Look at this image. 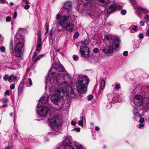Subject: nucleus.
<instances>
[{
    "label": "nucleus",
    "instance_id": "nucleus-1",
    "mask_svg": "<svg viewBox=\"0 0 149 149\" xmlns=\"http://www.w3.org/2000/svg\"><path fill=\"white\" fill-rule=\"evenodd\" d=\"M52 45L54 46V43ZM54 49L50 52L51 57V61L53 63L52 65L50 71V74H48L46 75L45 86L46 90L47 87L49 89V92L51 95H52L51 98L52 102L56 104V61L55 60L56 50L53 46Z\"/></svg>",
    "mask_w": 149,
    "mask_h": 149
},
{
    "label": "nucleus",
    "instance_id": "nucleus-2",
    "mask_svg": "<svg viewBox=\"0 0 149 149\" xmlns=\"http://www.w3.org/2000/svg\"><path fill=\"white\" fill-rule=\"evenodd\" d=\"M58 84L63 86L64 88H61L56 90V105L61 103V100L65 93H68L69 91L67 89L68 84L65 81L64 74L62 72L56 73V82Z\"/></svg>",
    "mask_w": 149,
    "mask_h": 149
},
{
    "label": "nucleus",
    "instance_id": "nucleus-3",
    "mask_svg": "<svg viewBox=\"0 0 149 149\" xmlns=\"http://www.w3.org/2000/svg\"><path fill=\"white\" fill-rule=\"evenodd\" d=\"M89 82L88 77L86 75H80L77 78L76 88L78 92L83 93L86 91Z\"/></svg>",
    "mask_w": 149,
    "mask_h": 149
},
{
    "label": "nucleus",
    "instance_id": "nucleus-4",
    "mask_svg": "<svg viewBox=\"0 0 149 149\" xmlns=\"http://www.w3.org/2000/svg\"><path fill=\"white\" fill-rule=\"evenodd\" d=\"M114 41L111 45L106 44L100 49V50L104 53L106 56H112L113 53V49L116 50L119 47V38H116L114 39Z\"/></svg>",
    "mask_w": 149,
    "mask_h": 149
},
{
    "label": "nucleus",
    "instance_id": "nucleus-5",
    "mask_svg": "<svg viewBox=\"0 0 149 149\" xmlns=\"http://www.w3.org/2000/svg\"><path fill=\"white\" fill-rule=\"evenodd\" d=\"M133 99L134 104L137 107H140L143 104V107L145 109H149V96L142 97L141 95L131 96Z\"/></svg>",
    "mask_w": 149,
    "mask_h": 149
},
{
    "label": "nucleus",
    "instance_id": "nucleus-6",
    "mask_svg": "<svg viewBox=\"0 0 149 149\" xmlns=\"http://www.w3.org/2000/svg\"><path fill=\"white\" fill-rule=\"evenodd\" d=\"M15 40L16 44L15 47V53L17 56L20 57L22 53L24 46V38L23 36L19 35L15 38Z\"/></svg>",
    "mask_w": 149,
    "mask_h": 149
},
{
    "label": "nucleus",
    "instance_id": "nucleus-7",
    "mask_svg": "<svg viewBox=\"0 0 149 149\" xmlns=\"http://www.w3.org/2000/svg\"><path fill=\"white\" fill-rule=\"evenodd\" d=\"M71 17L68 16L61 17L57 15L56 19L59 20L58 23L60 25L64 27L65 29L69 31H72L73 30L74 26L72 24H69V20Z\"/></svg>",
    "mask_w": 149,
    "mask_h": 149
},
{
    "label": "nucleus",
    "instance_id": "nucleus-8",
    "mask_svg": "<svg viewBox=\"0 0 149 149\" xmlns=\"http://www.w3.org/2000/svg\"><path fill=\"white\" fill-rule=\"evenodd\" d=\"M141 94L145 96H149V86H145L142 87L141 85H138L134 89L131 93V96H134L140 95L139 94Z\"/></svg>",
    "mask_w": 149,
    "mask_h": 149
},
{
    "label": "nucleus",
    "instance_id": "nucleus-9",
    "mask_svg": "<svg viewBox=\"0 0 149 149\" xmlns=\"http://www.w3.org/2000/svg\"><path fill=\"white\" fill-rule=\"evenodd\" d=\"M36 110L40 117H46L51 111L46 106H44V105L38 104L37 106Z\"/></svg>",
    "mask_w": 149,
    "mask_h": 149
},
{
    "label": "nucleus",
    "instance_id": "nucleus-10",
    "mask_svg": "<svg viewBox=\"0 0 149 149\" xmlns=\"http://www.w3.org/2000/svg\"><path fill=\"white\" fill-rule=\"evenodd\" d=\"M72 141L71 138L70 136H66L62 142V146L64 147V149H75L70 145L72 143Z\"/></svg>",
    "mask_w": 149,
    "mask_h": 149
},
{
    "label": "nucleus",
    "instance_id": "nucleus-11",
    "mask_svg": "<svg viewBox=\"0 0 149 149\" xmlns=\"http://www.w3.org/2000/svg\"><path fill=\"white\" fill-rule=\"evenodd\" d=\"M79 51L83 57L88 58L90 54L89 49L86 46H81L80 48Z\"/></svg>",
    "mask_w": 149,
    "mask_h": 149
},
{
    "label": "nucleus",
    "instance_id": "nucleus-12",
    "mask_svg": "<svg viewBox=\"0 0 149 149\" xmlns=\"http://www.w3.org/2000/svg\"><path fill=\"white\" fill-rule=\"evenodd\" d=\"M122 8V6L120 5L118 6L116 4H113L108 6V9H107V12L108 13L110 14L118 9H120Z\"/></svg>",
    "mask_w": 149,
    "mask_h": 149
},
{
    "label": "nucleus",
    "instance_id": "nucleus-13",
    "mask_svg": "<svg viewBox=\"0 0 149 149\" xmlns=\"http://www.w3.org/2000/svg\"><path fill=\"white\" fill-rule=\"evenodd\" d=\"M48 97V95L46 93H45L39 99L38 104L44 105L45 104H48L49 100Z\"/></svg>",
    "mask_w": 149,
    "mask_h": 149
},
{
    "label": "nucleus",
    "instance_id": "nucleus-14",
    "mask_svg": "<svg viewBox=\"0 0 149 149\" xmlns=\"http://www.w3.org/2000/svg\"><path fill=\"white\" fill-rule=\"evenodd\" d=\"M49 125L51 129L55 130L56 129V116H55L53 118L48 119Z\"/></svg>",
    "mask_w": 149,
    "mask_h": 149
},
{
    "label": "nucleus",
    "instance_id": "nucleus-15",
    "mask_svg": "<svg viewBox=\"0 0 149 149\" xmlns=\"http://www.w3.org/2000/svg\"><path fill=\"white\" fill-rule=\"evenodd\" d=\"M133 113L136 117H141L144 114L143 109L138 110L135 107H134L133 109Z\"/></svg>",
    "mask_w": 149,
    "mask_h": 149
},
{
    "label": "nucleus",
    "instance_id": "nucleus-16",
    "mask_svg": "<svg viewBox=\"0 0 149 149\" xmlns=\"http://www.w3.org/2000/svg\"><path fill=\"white\" fill-rule=\"evenodd\" d=\"M77 11L81 13L89 14L88 11L86 9V7L83 4H80L77 6Z\"/></svg>",
    "mask_w": 149,
    "mask_h": 149
},
{
    "label": "nucleus",
    "instance_id": "nucleus-17",
    "mask_svg": "<svg viewBox=\"0 0 149 149\" xmlns=\"http://www.w3.org/2000/svg\"><path fill=\"white\" fill-rule=\"evenodd\" d=\"M72 3L70 1L65 2L63 4V8L68 11L70 12L72 10Z\"/></svg>",
    "mask_w": 149,
    "mask_h": 149
},
{
    "label": "nucleus",
    "instance_id": "nucleus-18",
    "mask_svg": "<svg viewBox=\"0 0 149 149\" xmlns=\"http://www.w3.org/2000/svg\"><path fill=\"white\" fill-rule=\"evenodd\" d=\"M116 38H119L117 37H114L113 35H108L105 36V38L107 42V44L111 45V44L113 42L114 39Z\"/></svg>",
    "mask_w": 149,
    "mask_h": 149
},
{
    "label": "nucleus",
    "instance_id": "nucleus-19",
    "mask_svg": "<svg viewBox=\"0 0 149 149\" xmlns=\"http://www.w3.org/2000/svg\"><path fill=\"white\" fill-rule=\"evenodd\" d=\"M62 117L61 115L56 116V128L61 129L62 126Z\"/></svg>",
    "mask_w": 149,
    "mask_h": 149
},
{
    "label": "nucleus",
    "instance_id": "nucleus-20",
    "mask_svg": "<svg viewBox=\"0 0 149 149\" xmlns=\"http://www.w3.org/2000/svg\"><path fill=\"white\" fill-rule=\"evenodd\" d=\"M27 80V79H24L20 83L18 88V93L19 94L21 93L22 91L24 89V85L25 84V82Z\"/></svg>",
    "mask_w": 149,
    "mask_h": 149
},
{
    "label": "nucleus",
    "instance_id": "nucleus-21",
    "mask_svg": "<svg viewBox=\"0 0 149 149\" xmlns=\"http://www.w3.org/2000/svg\"><path fill=\"white\" fill-rule=\"evenodd\" d=\"M65 69L63 65L59 61L56 63V71H59L61 72H64Z\"/></svg>",
    "mask_w": 149,
    "mask_h": 149
},
{
    "label": "nucleus",
    "instance_id": "nucleus-22",
    "mask_svg": "<svg viewBox=\"0 0 149 149\" xmlns=\"http://www.w3.org/2000/svg\"><path fill=\"white\" fill-rule=\"evenodd\" d=\"M110 0H99L98 4L102 6H104L108 4Z\"/></svg>",
    "mask_w": 149,
    "mask_h": 149
},
{
    "label": "nucleus",
    "instance_id": "nucleus-23",
    "mask_svg": "<svg viewBox=\"0 0 149 149\" xmlns=\"http://www.w3.org/2000/svg\"><path fill=\"white\" fill-rule=\"evenodd\" d=\"M36 45V50L38 51H40L42 48V40H37Z\"/></svg>",
    "mask_w": 149,
    "mask_h": 149
},
{
    "label": "nucleus",
    "instance_id": "nucleus-24",
    "mask_svg": "<svg viewBox=\"0 0 149 149\" xmlns=\"http://www.w3.org/2000/svg\"><path fill=\"white\" fill-rule=\"evenodd\" d=\"M44 55L43 54H41L38 56L37 58L35 57L34 56H32L33 61L34 63H36L38 60H40L41 58H42Z\"/></svg>",
    "mask_w": 149,
    "mask_h": 149
},
{
    "label": "nucleus",
    "instance_id": "nucleus-25",
    "mask_svg": "<svg viewBox=\"0 0 149 149\" xmlns=\"http://www.w3.org/2000/svg\"><path fill=\"white\" fill-rule=\"evenodd\" d=\"M137 10L139 12L140 14L142 12L146 13L148 11L147 10L146 8L138 7L137 8Z\"/></svg>",
    "mask_w": 149,
    "mask_h": 149
},
{
    "label": "nucleus",
    "instance_id": "nucleus-26",
    "mask_svg": "<svg viewBox=\"0 0 149 149\" xmlns=\"http://www.w3.org/2000/svg\"><path fill=\"white\" fill-rule=\"evenodd\" d=\"M9 48L10 50V52L11 54L13 55L14 54V51H13V44L12 40H11V41L9 44Z\"/></svg>",
    "mask_w": 149,
    "mask_h": 149
},
{
    "label": "nucleus",
    "instance_id": "nucleus-27",
    "mask_svg": "<svg viewBox=\"0 0 149 149\" xmlns=\"http://www.w3.org/2000/svg\"><path fill=\"white\" fill-rule=\"evenodd\" d=\"M91 42L90 40L88 38H87L85 40L82 41L80 42L81 45H88Z\"/></svg>",
    "mask_w": 149,
    "mask_h": 149
},
{
    "label": "nucleus",
    "instance_id": "nucleus-28",
    "mask_svg": "<svg viewBox=\"0 0 149 149\" xmlns=\"http://www.w3.org/2000/svg\"><path fill=\"white\" fill-rule=\"evenodd\" d=\"M137 26L134 25L130 27L129 29L130 30V32L131 33L134 32H136L137 31L136 28Z\"/></svg>",
    "mask_w": 149,
    "mask_h": 149
},
{
    "label": "nucleus",
    "instance_id": "nucleus-29",
    "mask_svg": "<svg viewBox=\"0 0 149 149\" xmlns=\"http://www.w3.org/2000/svg\"><path fill=\"white\" fill-rule=\"evenodd\" d=\"M75 146L76 149H85L81 144L77 142L75 143Z\"/></svg>",
    "mask_w": 149,
    "mask_h": 149
},
{
    "label": "nucleus",
    "instance_id": "nucleus-30",
    "mask_svg": "<svg viewBox=\"0 0 149 149\" xmlns=\"http://www.w3.org/2000/svg\"><path fill=\"white\" fill-rule=\"evenodd\" d=\"M16 77H14L13 75H11L9 77L8 81L10 82H12L13 80L16 78Z\"/></svg>",
    "mask_w": 149,
    "mask_h": 149
},
{
    "label": "nucleus",
    "instance_id": "nucleus-31",
    "mask_svg": "<svg viewBox=\"0 0 149 149\" xmlns=\"http://www.w3.org/2000/svg\"><path fill=\"white\" fill-rule=\"evenodd\" d=\"M83 117L82 116L81 117V120L78 122V125L80 126H81L82 127H83Z\"/></svg>",
    "mask_w": 149,
    "mask_h": 149
},
{
    "label": "nucleus",
    "instance_id": "nucleus-32",
    "mask_svg": "<svg viewBox=\"0 0 149 149\" xmlns=\"http://www.w3.org/2000/svg\"><path fill=\"white\" fill-rule=\"evenodd\" d=\"M105 82L104 80H102L101 81L100 85V88L101 89H103L104 88L105 86Z\"/></svg>",
    "mask_w": 149,
    "mask_h": 149
},
{
    "label": "nucleus",
    "instance_id": "nucleus-33",
    "mask_svg": "<svg viewBox=\"0 0 149 149\" xmlns=\"http://www.w3.org/2000/svg\"><path fill=\"white\" fill-rule=\"evenodd\" d=\"M37 35L38 36L37 40H42L41 31H38V32Z\"/></svg>",
    "mask_w": 149,
    "mask_h": 149
},
{
    "label": "nucleus",
    "instance_id": "nucleus-34",
    "mask_svg": "<svg viewBox=\"0 0 149 149\" xmlns=\"http://www.w3.org/2000/svg\"><path fill=\"white\" fill-rule=\"evenodd\" d=\"M117 98H118V101L119 102H122L124 100L123 98L122 97H120V95H118Z\"/></svg>",
    "mask_w": 149,
    "mask_h": 149
},
{
    "label": "nucleus",
    "instance_id": "nucleus-35",
    "mask_svg": "<svg viewBox=\"0 0 149 149\" xmlns=\"http://www.w3.org/2000/svg\"><path fill=\"white\" fill-rule=\"evenodd\" d=\"M8 101V99L7 98H4L2 99V102L3 104L7 103Z\"/></svg>",
    "mask_w": 149,
    "mask_h": 149
},
{
    "label": "nucleus",
    "instance_id": "nucleus-36",
    "mask_svg": "<svg viewBox=\"0 0 149 149\" xmlns=\"http://www.w3.org/2000/svg\"><path fill=\"white\" fill-rule=\"evenodd\" d=\"M26 5H24V8L26 10H27L29 9L30 7V6L29 5H28V3H25Z\"/></svg>",
    "mask_w": 149,
    "mask_h": 149
},
{
    "label": "nucleus",
    "instance_id": "nucleus-37",
    "mask_svg": "<svg viewBox=\"0 0 149 149\" xmlns=\"http://www.w3.org/2000/svg\"><path fill=\"white\" fill-rule=\"evenodd\" d=\"M25 79H27V80L25 82V83H26V82H27L28 81H29L30 86H32V80H31V78H30L28 79H27L26 78H25Z\"/></svg>",
    "mask_w": 149,
    "mask_h": 149
},
{
    "label": "nucleus",
    "instance_id": "nucleus-38",
    "mask_svg": "<svg viewBox=\"0 0 149 149\" xmlns=\"http://www.w3.org/2000/svg\"><path fill=\"white\" fill-rule=\"evenodd\" d=\"M0 50L2 52H4L5 51V47L1 46L0 47Z\"/></svg>",
    "mask_w": 149,
    "mask_h": 149
},
{
    "label": "nucleus",
    "instance_id": "nucleus-39",
    "mask_svg": "<svg viewBox=\"0 0 149 149\" xmlns=\"http://www.w3.org/2000/svg\"><path fill=\"white\" fill-rule=\"evenodd\" d=\"M120 86L119 84H116L115 85V89L116 90H118L120 88Z\"/></svg>",
    "mask_w": 149,
    "mask_h": 149
},
{
    "label": "nucleus",
    "instance_id": "nucleus-40",
    "mask_svg": "<svg viewBox=\"0 0 149 149\" xmlns=\"http://www.w3.org/2000/svg\"><path fill=\"white\" fill-rule=\"evenodd\" d=\"M17 16V13L16 11H15L13 15V19H15L16 18Z\"/></svg>",
    "mask_w": 149,
    "mask_h": 149
},
{
    "label": "nucleus",
    "instance_id": "nucleus-41",
    "mask_svg": "<svg viewBox=\"0 0 149 149\" xmlns=\"http://www.w3.org/2000/svg\"><path fill=\"white\" fill-rule=\"evenodd\" d=\"M11 19L10 17V16H7L6 18V22H8L11 20Z\"/></svg>",
    "mask_w": 149,
    "mask_h": 149
},
{
    "label": "nucleus",
    "instance_id": "nucleus-42",
    "mask_svg": "<svg viewBox=\"0 0 149 149\" xmlns=\"http://www.w3.org/2000/svg\"><path fill=\"white\" fill-rule=\"evenodd\" d=\"M79 36V33L78 32H76L74 35V38H77Z\"/></svg>",
    "mask_w": 149,
    "mask_h": 149
},
{
    "label": "nucleus",
    "instance_id": "nucleus-43",
    "mask_svg": "<svg viewBox=\"0 0 149 149\" xmlns=\"http://www.w3.org/2000/svg\"><path fill=\"white\" fill-rule=\"evenodd\" d=\"M45 30L46 31V32L45 33V34H46L48 32V30H49V27H48V26L46 24H45Z\"/></svg>",
    "mask_w": 149,
    "mask_h": 149
},
{
    "label": "nucleus",
    "instance_id": "nucleus-44",
    "mask_svg": "<svg viewBox=\"0 0 149 149\" xmlns=\"http://www.w3.org/2000/svg\"><path fill=\"white\" fill-rule=\"evenodd\" d=\"M93 96L92 95H89L88 97V100L89 101L91 100L93 98Z\"/></svg>",
    "mask_w": 149,
    "mask_h": 149
},
{
    "label": "nucleus",
    "instance_id": "nucleus-45",
    "mask_svg": "<svg viewBox=\"0 0 149 149\" xmlns=\"http://www.w3.org/2000/svg\"><path fill=\"white\" fill-rule=\"evenodd\" d=\"M78 58H79V57H78V56H75V55H74V57H73V59L74 61H77L78 60Z\"/></svg>",
    "mask_w": 149,
    "mask_h": 149
},
{
    "label": "nucleus",
    "instance_id": "nucleus-46",
    "mask_svg": "<svg viewBox=\"0 0 149 149\" xmlns=\"http://www.w3.org/2000/svg\"><path fill=\"white\" fill-rule=\"evenodd\" d=\"M121 14L123 15H125L126 13V11L125 10H123L121 12Z\"/></svg>",
    "mask_w": 149,
    "mask_h": 149
},
{
    "label": "nucleus",
    "instance_id": "nucleus-47",
    "mask_svg": "<svg viewBox=\"0 0 149 149\" xmlns=\"http://www.w3.org/2000/svg\"><path fill=\"white\" fill-rule=\"evenodd\" d=\"M9 77L8 75H6L3 77V79L6 81L8 80Z\"/></svg>",
    "mask_w": 149,
    "mask_h": 149
},
{
    "label": "nucleus",
    "instance_id": "nucleus-48",
    "mask_svg": "<svg viewBox=\"0 0 149 149\" xmlns=\"http://www.w3.org/2000/svg\"><path fill=\"white\" fill-rule=\"evenodd\" d=\"M130 1L132 5L135 4L136 3V1L135 0H130Z\"/></svg>",
    "mask_w": 149,
    "mask_h": 149
},
{
    "label": "nucleus",
    "instance_id": "nucleus-49",
    "mask_svg": "<svg viewBox=\"0 0 149 149\" xmlns=\"http://www.w3.org/2000/svg\"><path fill=\"white\" fill-rule=\"evenodd\" d=\"M99 49L98 48H95L93 49V52L95 53H97L98 52Z\"/></svg>",
    "mask_w": 149,
    "mask_h": 149
},
{
    "label": "nucleus",
    "instance_id": "nucleus-50",
    "mask_svg": "<svg viewBox=\"0 0 149 149\" xmlns=\"http://www.w3.org/2000/svg\"><path fill=\"white\" fill-rule=\"evenodd\" d=\"M128 52L127 51H125L123 52V55L125 56H127L128 55Z\"/></svg>",
    "mask_w": 149,
    "mask_h": 149
},
{
    "label": "nucleus",
    "instance_id": "nucleus-51",
    "mask_svg": "<svg viewBox=\"0 0 149 149\" xmlns=\"http://www.w3.org/2000/svg\"><path fill=\"white\" fill-rule=\"evenodd\" d=\"M15 84H12L10 86V88L12 89H14L15 88Z\"/></svg>",
    "mask_w": 149,
    "mask_h": 149
},
{
    "label": "nucleus",
    "instance_id": "nucleus-52",
    "mask_svg": "<svg viewBox=\"0 0 149 149\" xmlns=\"http://www.w3.org/2000/svg\"><path fill=\"white\" fill-rule=\"evenodd\" d=\"M139 38H143V34L141 33L139 36Z\"/></svg>",
    "mask_w": 149,
    "mask_h": 149
},
{
    "label": "nucleus",
    "instance_id": "nucleus-53",
    "mask_svg": "<svg viewBox=\"0 0 149 149\" xmlns=\"http://www.w3.org/2000/svg\"><path fill=\"white\" fill-rule=\"evenodd\" d=\"M74 130H75L76 131H77V132H79L80 131V128H75L74 129Z\"/></svg>",
    "mask_w": 149,
    "mask_h": 149
},
{
    "label": "nucleus",
    "instance_id": "nucleus-54",
    "mask_svg": "<svg viewBox=\"0 0 149 149\" xmlns=\"http://www.w3.org/2000/svg\"><path fill=\"white\" fill-rule=\"evenodd\" d=\"M145 19H146L149 22V16L148 15H146L145 17Z\"/></svg>",
    "mask_w": 149,
    "mask_h": 149
},
{
    "label": "nucleus",
    "instance_id": "nucleus-55",
    "mask_svg": "<svg viewBox=\"0 0 149 149\" xmlns=\"http://www.w3.org/2000/svg\"><path fill=\"white\" fill-rule=\"evenodd\" d=\"M144 121V119L143 118H140L139 120V122L141 123H142Z\"/></svg>",
    "mask_w": 149,
    "mask_h": 149
},
{
    "label": "nucleus",
    "instance_id": "nucleus-56",
    "mask_svg": "<svg viewBox=\"0 0 149 149\" xmlns=\"http://www.w3.org/2000/svg\"><path fill=\"white\" fill-rule=\"evenodd\" d=\"M144 127V125L142 123H140L139 125V128H141L142 127Z\"/></svg>",
    "mask_w": 149,
    "mask_h": 149
},
{
    "label": "nucleus",
    "instance_id": "nucleus-57",
    "mask_svg": "<svg viewBox=\"0 0 149 149\" xmlns=\"http://www.w3.org/2000/svg\"><path fill=\"white\" fill-rule=\"evenodd\" d=\"M5 94L6 95H10V92L8 90L6 91L5 92Z\"/></svg>",
    "mask_w": 149,
    "mask_h": 149
},
{
    "label": "nucleus",
    "instance_id": "nucleus-58",
    "mask_svg": "<svg viewBox=\"0 0 149 149\" xmlns=\"http://www.w3.org/2000/svg\"><path fill=\"white\" fill-rule=\"evenodd\" d=\"M140 24L141 26H143L144 25V23L143 21H141L140 22Z\"/></svg>",
    "mask_w": 149,
    "mask_h": 149
},
{
    "label": "nucleus",
    "instance_id": "nucleus-59",
    "mask_svg": "<svg viewBox=\"0 0 149 149\" xmlns=\"http://www.w3.org/2000/svg\"><path fill=\"white\" fill-rule=\"evenodd\" d=\"M76 124V122H74L73 121H72L71 122V124L73 125H75Z\"/></svg>",
    "mask_w": 149,
    "mask_h": 149
},
{
    "label": "nucleus",
    "instance_id": "nucleus-60",
    "mask_svg": "<svg viewBox=\"0 0 149 149\" xmlns=\"http://www.w3.org/2000/svg\"><path fill=\"white\" fill-rule=\"evenodd\" d=\"M23 1L25 2V3H29L28 0H23Z\"/></svg>",
    "mask_w": 149,
    "mask_h": 149
},
{
    "label": "nucleus",
    "instance_id": "nucleus-61",
    "mask_svg": "<svg viewBox=\"0 0 149 149\" xmlns=\"http://www.w3.org/2000/svg\"><path fill=\"white\" fill-rule=\"evenodd\" d=\"M12 148V146L10 147L9 146H7L5 148V149H10Z\"/></svg>",
    "mask_w": 149,
    "mask_h": 149
},
{
    "label": "nucleus",
    "instance_id": "nucleus-62",
    "mask_svg": "<svg viewBox=\"0 0 149 149\" xmlns=\"http://www.w3.org/2000/svg\"><path fill=\"white\" fill-rule=\"evenodd\" d=\"M146 34L148 36H149V28L148 29L146 32Z\"/></svg>",
    "mask_w": 149,
    "mask_h": 149
},
{
    "label": "nucleus",
    "instance_id": "nucleus-63",
    "mask_svg": "<svg viewBox=\"0 0 149 149\" xmlns=\"http://www.w3.org/2000/svg\"><path fill=\"white\" fill-rule=\"evenodd\" d=\"M5 1V0H0V3H3Z\"/></svg>",
    "mask_w": 149,
    "mask_h": 149
},
{
    "label": "nucleus",
    "instance_id": "nucleus-64",
    "mask_svg": "<svg viewBox=\"0 0 149 149\" xmlns=\"http://www.w3.org/2000/svg\"><path fill=\"white\" fill-rule=\"evenodd\" d=\"M146 121L149 122V116L147 117L146 119Z\"/></svg>",
    "mask_w": 149,
    "mask_h": 149
}]
</instances>
